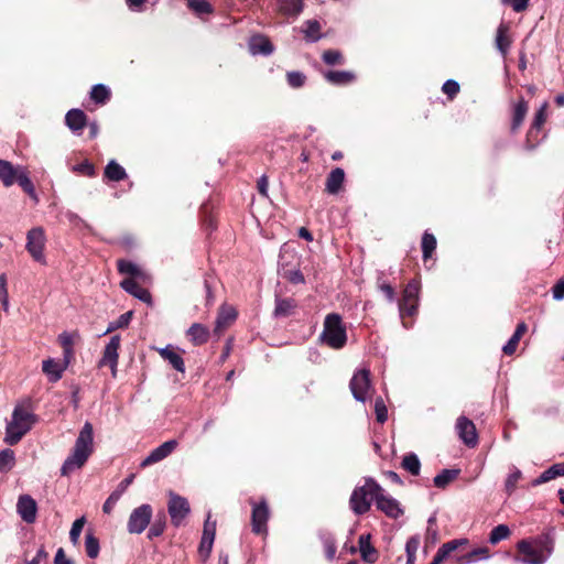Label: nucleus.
<instances>
[{"label": "nucleus", "instance_id": "obj_22", "mask_svg": "<svg viewBox=\"0 0 564 564\" xmlns=\"http://www.w3.org/2000/svg\"><path fill=\"white\" fill-rule=\"evenodd\" d=\"M467 539H455L444 543L436 552L431 564H441L443 563L454 551H456L459 546L467 545Z\"/></svg>", "mask_w": 564, "mask_h": 564}, {"label": "nucleus", "instance_id": "obj_35", "mask_svg": "<svg viewBox=\"0 0 564 564\" xmlns=\"http://www.w3.org/2000/svg\"><path fill=\"white\" fill-rule=\"evenodd\" d=\"M104 176L108 181L120 182L127 178L128 175L126 170L119 163L111 160L105 167Z\"/></svg>", "mask_w": 564, "mask_h": 564}, {"label": "nucleus", "instance_id": "obj_28", "mask_svg": "<svg viewBox=\"0 0 564 564\" xmlns=\"http://www.w3.org/2000/svg\"><path fill=\"white\" fill-rule=\"evenodd\" d=\"M160 356L167 361L176 371H185V362L182 356L172 346L158 349Z\"/></svg>", "mask_w": 564, "mask_h": 564}, {"label": "nucleus", "instance_id": "obj_17", "mask_svg": "<svg viewBox=\"0 0 564 564\" xmlns=\"http://www.w3.org/2000/svg\"><path fill=\"white\" fill-rule=\"evenodd\" d=\"M178 443L176 440H170L154 448L141 463V467H148L155 463H159L171 455L177 447Z\"/></svg>", "mask_w": 564, "mask_h": 564}, {"label": "nucleus", "instance_id": "obj_49", "mask_svg": "<svg viewBox=\"0 0 564 564\" xmlns=\"http://www.w3.org/2000/svg\"><path fill=\"white\" fill-rule=\"evenodd\" d=\"M322 59L326 65L335 66L343 65L345 63V58L340 51L337 50H326L322 54Z\"/></svg>", "mask_w": 564, "mask_h": 564}, {"label": "nucleus", "instance_id": "obj_34", "mask_svg": "<svg viewBox=\"0 0 564 564\" xmlns=\"http://www.w3.org/2000/svg\"><path fill=\"white\" fill-rule=\"evenodd\" d=\"M527 329H528V327H527L525 323H523V322L519 323L517 325V328H516L513 335L511 336V338L507 341V344L502 348V351L505 355L511 356L514 354V351L517 350V347L519 345V341L522 338V336L525 334Z\"/></svg>", "mask_w": 564, "mask_h": 564}, {"label": "nucleus", "instance_id": "obj_62", "mask_svg": "<svg viewBox=\"0 0 564 564\" xmlns=\"http://www.w3.org/2000/svg\"><path fill=\"white\" fill-rule=\"evenodd\" d=\"M378 286H379V290L384 294L386 299L390 303L394 302L395 290L390 283L382 281V282H379Z\"/></svg>", "mask_w": 564, "mask_h": 564}, {"label": "nucleus", "instance_id": "obj_27", "mask_svg": "<svg viewBox=\"0 0 564 564\" xmlns=\"http://www.w3.org/2000/svg\"><path fill=\"white\" fill-rule=\"evenodd\" d=\"M20 172H22V169L15 167L11 162L0 159V180L4 186L13 185Z\"/></svg>", "mask_w": 564, "mask_h": 564}, {"label": "nucleus", "instance_id": "obj_11", "mask_svg": "<svg viewBox=\"0 0 564 564\" xmlns=\"http://www.w3.org/2000/svg\"><path fill=\"white\" fill-rule=\"evenodd\" d=\"M376 507L378 510H380L388 518L391 519H398L404 513V510L402 509L400 502L390 495L386 494L382 487L381 491L378 492L376 499Z\"/></svg>", "mask_w": 564, "mask_h": 564}, {"label": "nucleus", "instance_id": "obj_40", "mask_svg": "<svg viewBox=\"0 0 564 564\" xmlns=\"http://www.w3.org/2000/svg\"><path fill=\"white\" fill-rule=\"evenodd\" d=\"M401 467L413 476L420 475L421 462L416 454L408 453L403 456Z\"/></svg>", "mask_w": 564, "mask_h": 564}, {"label": "nucleus", "instance_id": "obj_7", "mask_svg": "<svg viewBox=\"0 0 564 564\" xmlns=\"http://www.w3.org/2000/svg\"><path fill=\"white\" fill-rule=\"evenodd\" d=\"M252 506L251 512V530L257 535L268 534V520L270 518V509L268 502L262 498L259 502L250 500Z\"/></svg>", "mask_w": 564, "mask_h": 564}, {"label": "nucleus", "instance_id": "obj_44", "mask_svg": "<svg viewBox=\"0 0 564 564\" xmlns=\"http://www.w3.org/2000/svg\"><path fill=\"white\" fill-rule=\"evenodd\" d=\"M508 26L506 24H500L497 30L496 44L498 50L505 56L511 45V40L507 35Z\"/></svg>", "mask_w": 564, "mask_h": 564}, {"label": "nucleus", "instance_id": "obj_16", "mask_svg": "<svg viewBox=\"0 0 564 564\" xmlns=\"http://www.w3.org/2000/svg\"><path fill=\"white\" fill-rule=\"evenodd\" d=\"M456 429L460 440L469 447H474L478 443L476 426L466 416H459L456 422Z\"/></svg>", "mask_w": 564, "mask_h": 564}, {"label": "nucleus", "instance_id": "obj_12", "mask_svg": "<svg viewBox=\"0 0 564 564\" xmlns=\"http://www.w3.org/2000/svg\"><path fill=\"white\" fill-rule=\"evenodd\" d=\"M547 102H544L540 109L535 112L531 126L527 132L525 144L527 148L532 150L539 143V132L546 122L547 119Z\"/></svg>", "mask_w": 564, "mask_h": 564}, {"label": "nucleus", "instance_id": "obj_19", "mask_svg": "<svg viewBox=\"0 0 564 564\" xmlns=\"http://www.w3.org/2000/svg\"><path fill=\"white\" fill-rule=\"evenodd\" d=\"M17 510L20 514L21 519L31 524L34 523L36 520V512H37V506L35 500L29 496L23 495L20 496L18 503H17Z\"/></svg>", "mask_w": 564, "mask_h": 564}, {"label": "nucleus", "instance_id": "obj_52", "mask_svg": "<svg viewBox=\"0 0 564 564\" xmlns=\"http://www.w3.org/2000/svg\"><path fill=\"white\" fill-rule=\"evenodd\" d=\"M15 183H18L29 196L36 199L35 187L24 170L20 172Z\"/></svg>", "mask_w": 564, "mask_h": 564}, {"label": "nucleus", "instance_id": "obj_21", "mask_svg": "<svg viewBox=\"0 0 564 564\" xmlns=\"http://www.w3.org/2000/svg\"><path fill=\"white\" fill-rule=\"evenodd\" d=\"M120 286L128 292L129 294L133 295L134 297L139 299L140 301L152 304V296L151 293L141 286L134 279H124L120 282Z\"/></svg>", "mask_w": 564, "mask_h": 564}, {"label": "nucleus", "instance_id": "obj_51", "mask_svg": "<svg viewBox=\"0 0 564 564\" xmlns=\"http://www.w3.org/2000/svg\"><path fill=\"white\" fill-rule=\"evenodd\" d=\"M15 464L14 452L10 448L0 452V471L10 470Z\"/></svg>", "mask_w": 564, "mask_h": 564}, {"label": "nucleus", "instance_id": "obj_4", "mask_svg": "<svg viewBox=\"0 0 564 564\" xmlns=\"http://www.w3.org/2000/svg\"><path fill=\"white\" fill-rule=\"evenodd\" d=\"M419 293L420 282L412 279L403 289L402 297L398 302L402 325L405 328H410L412 326L411 319L417 314Z\"/></svg>", "mask_w": 564, "mask_h": 564}, {"label": "nucleus", "instance_id": "obj_58", "mask_svg": "<svg viewBox=\"0 0 564 564\" xmlns=\"http://www.w3.org/2000/svg\"><path fill=\"white\" fill-rule=\"evenodd\" d=\"M376 419L379 423H384L388 420V409L381 397H378L375 402Z\"/></svg>", "mask_w": 564, "mask_h": 564}, {"label": "nucleus", "instance_id": "obj_2", "mask_svg": "<svg viewBox=\"0 0 564 564\" xmlns=\"http://www.w3.org/2000/svg\"><path fill=\"white\" fill-rule=\"evenodd\" d=\"M36 422L37 416L34 413L23 405H17L6 427L4 443L11 446L18 444Z\"/></svg>", "mask_w": 564, "mask_h": 564}, {"label": "nucleus", "instance_id": "obj_57", "mask_svg": "<svg viewBox=\"0 0 564 564\" xmlns=\"http://www.w3.org/2000/svg\"><path fill=\"white\" fill-rule=\"evenodd\" d=\"M459 90V84L454 79L446 80L442 86V91L449 100H453L458 95Z\"/></svg>", "mask_w": 564, "mask_h": 564}, {"label": "nucleus", "instance_id": "obj_45", "mask_svg": "<svg viewBox=\"0 0 564 564\" xmlns=\"http://www.w3.org/2000/svg\"><path fill=\"white\" fill-rule=\"evenodd\" d=\"M85 551L89 558H96L99 555V540L94 535L91 530L87 531L85 536Z\"/></svg>", "mask_w": 564, "mask_h": 564}, {"label": "nucleus", "instance_id": "obj_55", "mask_svg": "<svg viewBox=\"0 0 564 564\" xmlns=\"http://www.w3.org/2000/svg\"><path fill=\"white\" fill-rule=\"evenodd\" d=\"M132 316H133L132 311H128V312L121 314L116 322L110 323V325L108 326L105 334L111 333L112 330L118 329V328L128 327V325L131 322Z\"/></svg>", "mask_w": 564, "mask_h": 564}, {"label": "nucleus", "instance_id": "obj_36", "mask_svg": "<svg viewBox=\"0 0 564 564\" xmlns=\"http://www.w3.org/2000/svg\"><path fill=\"white\" fill-rule=\"evenodd\" d=\"M490 556V550L487 546L477 547L473 551L459 556L457 564H468L478 560H486Z\"/></svg>", "mask_w": 564, "mask_h": 564}, {"label": "nucleus", "instance_id": "obj_41", "mask_svg": "<svg viewBox=\"0 0 564 564\" xmlns=\"http://www.w3.org/2000/svg\"><path fill=\"white\" fill-rule=\"evenodd\" d=\"M111 93L108 87L102 84L93 86L90 98L98 105H105L110 100Z\"/></svg>", "mask_w": 564, "mask_h": 564}, {"label": "nucleus", "instance_id": "obj_37", "mask_svg": "<svg viewBox=\"0 0 564 564\" xmlns=\"http://www.w3.org/2000/svg\"><path fill=\"white\" fill-rule=\"evenodd\" d=\"M459 473V469H443L438 475L434 477V486L440 489H445L458 477Z\"/></svg>", "mask_w": 564, "mask_h": 564}, {"label": "nucleus", "instance_id": "obj_20", "mask_svg": "<svg viewBox=\"0 0 564 564\" xmlns=\"http://www.w3.org/2000/svg\"><path fill=\"white\" fill-rule=\"evenodd\" d=\"M529 111V104L523 98L520 97V99L512 106V112H511V123H510V132L512 134H516L519 132L520 128L522 127L524 119Z\"/></svg>", "mask_w": 564, "mask_h": 564}, {"label": "nucleus", "instance_id": "obj_15", "mask_svg": "<svg viewBox=\"0 0 564 564\" xmlns=\"http://www.w3.org/2000/svg\"><path fill=\"white\" fill-rule=\"evenodd\" d=\"M237 311L230 305H221L218 310L215 327L213 330L214 336L219 338L226 329H228L237 319Z\"/></svg>", "mask_w": 564, "mask_h": 564}, {"label": "nucleus", "instance_id": "obj_10", "mask_svg": "<svg viewBox=\"0 0 564 564\" xmlns=\"http://www.w3.org/2000/svg\"><path fill=\"white\" fill-rule=\"evenodd\" d=\"M349 388L357 401L365 402L371 388L370 370L361 369L357 371L349 382Z\"/></svg>", "mask_w": 564, "mask_h": 564}, {"label": "nucleus", "instance_id": "obj_3", "mask_svg": "<svg viewBox=\"0 0 564 564\" xmlns=\"http://www.w3.org/2000/svg\"><path fill=\"white\" fill-rule=\"evenodd\" d=\"M381 486L372 478H366L365 485L358 486L352 490L349 499V507L355 514L367 513L371 508V502L377 499Z\"/></svg>", "mask_w": 564, "mask_h": 564}, {"label": "nucleus", "instance_id": "obj_64", "mask_svg": "<svg viewBox=\"0 0 564 564\" xmlns=\"http://www.w3.org/2000/svg\"><path fill=\"white\" fill-rule=\"evenodd\" d=\"M503 4L509 6L516 12H523L529 7L530 0H501Z\"/></svg>", "mask_w": 564, "mask_h": 564}, {"label": "nucleus", "instance_id": "obj_54", "mask_svg": "<svg viewBox=\"0 0 564 564\" xmlns=\"http://www.w3.org/2000/svg\"><path fill=\"white\" fill-rule=\"evenodd\" d=\"M286 82L292 88H301L306 83V76L304 73L297 70L288 72Z\"/></svg>", "mask_w": 564, "mask_h": 564}, {"label": "nucleus", "instance_id": "obj_38", "mask_svg": "<svg viewBox=\"0 0 564 564\" xmlns=\"http://www.w3.org/2000/svg\"><path fill=\"white\" fill-rule=\"evenodd\" d=\"M117 270L120 274L129 275L128 279H134L142 275L141 269L133 262L126 259L117 260Z\"/></svg>", "mask_w": 564, "mask_h": 564}, {"label": "nucleus", "instance_id": "obj_46", "mask_svg": "<svg viewBox=\"0 0 564 564\" xmlns=\"http://www.w3.org/2000/svg\"><path fill=\"white\" fill-rule=\"evenodd\" d=\"M187 7L197 15L213 14L214 8L207 0H186Z\"/></svg>", "mask_w": 564, "mask_h": 564}, {"label": "nucleus", "instance_id": "obj_5", "mask_svg": "<svg viewBox=\"0 0 564 564\" xmlns=\"http://www.w3.org/2000/svg\"><path fill=\"white\" fill-rule=\"evenodd\" d=\"M321 339L333 349H341L346 345L347 332L339 314L330 313L326 315Z\"/></svg>", "mask_w": 564, "mask_h": 564}, {"label": "nucleus", "instance_id": "obj_13", "mask_svg": "<svg viewBox=\"0 0 564 564\" xmlns=\"http://www.w3.org/2000/svg\"><path fill=\"white\" fill-rule=\"evenodd\" d=\"M517 550L519 555L516 560L524 564H543L546 561V555L540 554L531 541L520 540L517 543Z\"/></svg>", "mask_w": 564, "mask_h": 564}, {"label": "nucleus", "instance_id": "obj_47", "mask_svg": "<svg viewBox=\"0 0 564 564\" xmlns=\"http://www.w3.org/2000/svg\"><path fill=\"white\" fill-rule=\"evenodd\" d=\"M531 542L538 549L539 553L545 554L546 557L553 552L554 542L549 535H541Z\"/></svg>", "mask_w": 564, "mask_h": 564}, {"label": "nucleus", "instance_id": "obj_50", "mask_svg": "<svg viewBox=\"0 0 564 564\" xmlns=\"http://www.w3.org/2000/svg\"><path fill=\"white\" fill-rule=\"evenodd\" d=\"M420 546V538L417 535H413L409 538L405 544V552H406V564H414L415 563V554Z\"/></svg>", "mask_w": 564, "mask_h": 564}, {"label": "nucleus", "instance_id": "obj_33", "mask_svg": "<svg viewBox=\"0 0 564 564\" xmlns=\"http://www.w3.org/2000/svg\"><path fill=\"white\" fill-rule=\"evenodd\" d=\"M65 369L66 365H61L54 359H46L42 364V370L48 376L51 382H57L62 378Z\"/></svg>", "mask_w": 564, "mask_h": 564}, {"label": "nucleus", "instance_id": "obj_26", "mask_svg": "<svg viewBox=\"0 0 564 564\" xmlns=\"http://www.w3.org/2000/svg\"><path fill=\"white\" fill-rule=\"evenodd\" d=\"M345 182V172L341 167L330 171L325 181V192L330 195L338 194Z\"/></svg>", "mask_w": 564, "mask_h": 564}, {"label": "nucleus", "instance_id": "obj_6", "mask_svg": "<svg viewBox=\"0 0 564 564\" xmlns=\"http://www.w3.org/2000/svg\"><path fill=\"white\" fill-rule=\"evenodd\" d=\"M153 509L149 503H143L133 509L127 523L128 532L141 534L151 523Z\"/></svg>", "mask_w": 564, "mask_h": 564}, {"label": "nucleus", "instance_id": "obj_8", "mask_svg": "<svg viewBox=\"0 0 564 564\" xmlns=\"http://www.w3.org/2000/svg\"><path fill=\"white\" fill-rule=\"evenodd\" d=\"M46 242L45 231L42 227H34L26 234L25 249L33 260L45 263L44 248Z\"/></svg>", "mask_w": 564, "mask_h": 564}, {"label": "nucleus", "instance_id": "obj_30", "mask_svg": "<svg viewBox=\"0 0 564 564\" xmlns=\"http://www.w3.org/2000/svg\"><path fill=\"white\" fill-rule=\"evenodd\" d=\"M325 79L335 86H346L355 82L356 75L349 70H328L324 74Z\"/></svg>", "mask_w": 564, "mask_h": 564}, {"label": "nucleus", "instance_id": "obj_43", "mask_svg": "<svg viewBox=\"0 0 564 564\" xmlns=\"http://www.w3.org/2000/svg\"><path fill=\"white\" fill-rule=\"evenodd\" d=\"M305 29L303 30L305 34V40L308 42H316L322 37L321 34V23L317 20H307L304 23Z\"/></svg>", "mask_w": 564, "mask_h": 564}, {"label": "nucleus", "instance_id": "obj_48", "mask_svg": "<svg viewBox=\"0 0 564 564\" xmlns=\"http://www.w3.org/2000/svg\"><path fill=\"white\" fill-rule=\"evenodd\" d=\"M510 534L511 531L507 524H499L491 530L489 534V542L495 545L500 541L509 538Z\"/></svg>", "mask_w": 564, "mask_h": 564}, {"label": "nucleus", "instance_id": "obj_53", "mask_svg": "<svg viewBox=\"0 0 564 564\" xmlns=\"http://www.w3.org/2000/svg\"><path fill=\"white\" fill-rule=\"evenodd\" d=\"M282 276L292 284L305 283V278L299 269H286L282 265Z\"/></svg>", "mask_w": 564, "mask_h": 564}, {"label": "nucleus", "instance_id": "obj_63", "mask_svg": "<svg viewBox=\"0 0 564 564\" xmlns=\"http://www.w3.org/2000/svg\"><path fill=\"white\" fill-rule=\"evenodd\" d=\"M120 491H113L110 494V496L107 498L102 506V511L107 514L111 513L115 505L120 499Z\"/></svg>", "mask_w": 564, "mask_h": 564}, {"label": "nucleus", "instance_id": "obj_29", "mask_svg": "<svg viewBox=\"0 0 564 564\" xmlns=\"http://www.w3.org/2000/svg\"><path fill=\"white\" fill-rule=\"evenodd\" d=\"M65 123L73 132H77L86 127L87 116L80 109H70L65 116Z\"/></svg>", "mask_w": 564, "mask_h": 564}, {"label": "nucleus", "instance_id": "obj_1", "mask_svg": "<svg viewBox=\"0 0 564 564\" xmlns=\"http://www.w3.org/2000/svg\"><path fill=\"white\" fill-rule=\"evenodd\" d=\"M94 452L93 424L86 422L80 430L72 455L64 462L61 468L62 476H69L75 469L82 468Z\"/></svg>", "mask_w": 564, "mask_h": 564}, {"label": "nucleus", "instance_id": "obj_59", "mask_svg": "<svg viewBox=\"0 0 564 564\" xmlns=\"http://www.w3.org/2000/svg\"><path fill=\"white\" fill-rule=\"evenodd\" d=\"M73 171L88 177H94L96 175L95 166L88 160L75 165Z\"/></svg>", "mask_w": 564, "mask_h": 564}, {"label": "nucleus", "instance_id": "obj_61", "mask_svg": "<svg viewBox=\"0 0 564 564\" xmlns=\"http://www.w3.org/2000/svg\"><path fill=\"white\" fill-rule=\"evenodd\" d=\"M555 478H556V476L554 473V468H553V466H551L532 481V486H540V485L547 482Z\"/></svg>", "mask_w": 564, "mask_h": 564}, {"label": "nucleus", "instance_id": "obj_31", "mask_svg": "<svg viewBox=\"0 0 564 564\" xmlns=\"http://www.w3.org/2000/svg\"><path fill=\"white\" fill-rule=\"evenodd\" d=\"M249 46L253 54L270 55L274 51L273 44L264 35L252 36Z\"/></svg>", "mask_w": 564, "mask_h": 564}, {"label": "nucleus", "instance_id": "obj_24", "mask_svg": "<svg viewBox=\"0 0 564 564\" xmlns=\"http://www.w3.org/2000/svg\"><path fill=\"white\" fill-rule=\"evenodd\" d=\"M360 556L364 562L372 564L379 558V553L370 543V534H361L358 540Z\"/></svg>", "mask_w": 564, "mask_h": 564}, {"label": "nucleus", "instance_id": "obj_56", "mask_svg": "<svg viewBox=\"0 0 564 564\" xmlns=\"http://www.w3.org/2000/svg\"><path fill=\"white\" fill-rule=\"evenodd\" d=\"M85 522H86L85 517L76 519L73 522V525H72L70 531H69V539H70L73 544H77L78 543L80 533H82L83 528L85 525Z\"/></svg>", "mask_w": 564, "mask_h": 564}, {"label": "nucleus", "instance_id": "obj_23", "mask_svg": "<svg viewBox=\"0 0 564 564\" xmlns=\"http://www.w3.org/2000/svg\"><path fill=\"white\" fill-rule=\"evenodd\" d=\"M299 304L292 297H275V307L273 315L275 317H289L296 313Z\"/></svg>", "mask_w": 564, "mask_h": 564}, {"label": "nucleus", "instance_id": "obj_18", "mask_svg": "<svg viewBox=\"0 0 564 564\" xmlns=\"http://www.w3.org/2000/svg\"><path fill=\"white\" fill-rule=\"evenodd\" d=\"M216 534V522H210V514H208L205 523L202 540L198 547V553L203 558L209 556Z\"/></svg>", "mask_w": 564, "mask_h": 564}, {"label": "nucleus", "instance_id": "obj_32", "mask_svg": "<svg viewBox=\"0 0 564 564\" xmlns=\"http://www.w3.org/2000/svg\"><path fill=\"white\" fill-rule=\"evenodd\" d=\"M279 12L285 17H297L304 8V0H276Z\"/></svg>", "mask_w": 564, "mask_h": 564}, {"label": "nucleus", "instance_id": "obj_25", "mask_svg": "<svg viewBox=\"0 0 564 564\" xmlns=\"http://www.w3.org/2000/svg\"><path fill=\"white\" fill-rule=\"evenodd\" d=\"M186 336L194 346H202L208 341L210 333L207 326L194 323L187 329Z\"/></svg>", "mask_w": 564, "mask_h": 564}, {"label": "nucleus", "instance_id": "obj_39", "mask_svg": "<svg viewBox=\"0 0 564 564\" xmlns=\"http://www.w3.org/2000/svg\"><path fill=\"white\" fill-rule=\"evenodd\" d=\"M150 529L148 531V539L153 540L154 538L161 536L164 533L166 527V516L164 511H160L154 521L150 523Z\"/></svg>", "mask_w": 564, "mask_h": 564}, {"label": "nucleus", "instance_id": "obj_60", "mask_svg": "<svg viewBox=\"0 0 564 564\" xmlns=\"http://www.w3.org/2000/svg\"><path fill=\"white\" fill-rule=\"evenodd\" d=\"M522 473L516 468L513 473H511L506 479L505 489L508 495H511L517 488L518 481L521 479Z\"/></svg>", "mask_w": 564, "mask_h": 564}, {"label": "nucleus", "instance_id": "obj_9", "mask_svg": "<svg viewBox=\"0 0 564 564\" xmlns=\"http://www.w3.org/2000/svg\"><path fill=\"white\" fill-rule=\"evenodd\" d=\"M167 511L171 517V523L174 527H180L184 519L188 516L191 508L186 498L176 494H171L167 503Z\"/></svg>", "mask_w": 564, "mask_h": 564}, {"label": "nucleus", "instance_id": "obj_14", "mask_svg": "<svg viewBox=\"0 0 564 564\" xmlns=\"http://www.w3.org/2000/svg\"><path fill=\"white\" fill-rule=\"evenodd\" d=\"M121 338L119 335H113L109 343L106 345L102 357L98 362V367H110L113 377L116 376L117 365H118V350L120 348Z\"/></svg>", "mask_w": 564, "mask_h": 564}, {"label": "nucleus", "instance_id": "obj_42", "mask_svg": "<svg viewBox=\"0 0 564 564\" xmlns=\"http://www.w3.org/2000/svg\"><path fill=\"white\" fill-rule=\"evenodd\" d=\"M436 238L433 234L425 231L422 236L421 247L423 253V260L426 261L433 254L436 249Z\"/></svg>", "mask_w": 564, "mask_h": 564}]
</instances>
